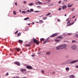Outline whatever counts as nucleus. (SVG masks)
I'll list each match as a JSON object with an SVG mask.
<instances>
[{
	"label": "nucleus",
	"instance_id": "nucleus-32",
	"mask_svg": "<svg viewBox=\"0 0 78 78\" xmlns=\"http://www.w3.org/2000/svg\"><path fill=\"white\" fill-rule=\"evenodd\" d=\"M47 17H44L43 18V20H46L47 19Z\"/></svg>",
	"mask_w": 78,
	"mask_h": 78
},
{
	"label": "nucleus",
	"instance_id": "nucleus-18",
	"mask_svg": "<svg viewBox=\"0 0 78 78\" xmlns=\"http://www.w3.org/2000/svg\"><path fill=\"white\" fill-rule=\"evenodd\" d=\"M44 39H45L44 38H41L40 39V41L41 42H42V41H44Z\"/></svg>",
	"mask_w": 78,
	"mask_h": 78
},
{
	"label": "nucleus",
	"instance_id": "nucleus-26",
	"mask_svg": "<svg viewBox=\"0 0 78 78\" xmlns=\"http://www.w3.org/2000/svg\"><path fill=\"white\" fill-rule=\"evenodd\" d=\"M50 53H51V52H47L46 53V55H49L50 54Z\"/></svg>",
	"mask_w": 78,
	"mask_h": 78
},
{
	"label": "nucleus",
	"instance_id": "nucleus-27",
	"mask_svg": "<svg viewBox=\"0 0 78 78\" xmlns=\"http://www.w3.org/2000/svg\"><path fill=\"white\" fill-rule=\"evenodd\" d=\"M66 70H69V68L67 67L66 68Z\"/></svg>",
	"mask_w": 78,
	"mask_h": 78
},
{
	"label": "nucleus",
	"instance_id": "nucleus-24",
	"mask_svg": "<svg viewBox=\"0 0 78 78\" xmlns=\"http://www.w3.org/2000/svg\"><path fill=\"white\" fill-rule=\"evenodd\" d=\"M28 19H29V17H27L26 18H25L24 19V20H28Z\"/></svg>",
	"mask_w": 78,
	"mask_h": 78
},
{
	"label": "nucleus",
	"instance_id": "nucleus-12",
	"mask_svg": "<svg viewBox=\"0 0 78 78\" xmlns=\"http://www.w3.org/2000/svg\"><path fill=\"white\" fill-rule=\"evenodd\" d=\"M66 7H67V6H66V5H63L62 6V9H66Z\"/></svg>",
	"mask_w": 78,
	"mask_h": 78
},
{
	"label": "nucleus",
	"instance_id": "nucleus-29",
	"mask_svg": "<svg viewBox=\"0 0 78 78\" xmlns=\"http://www.w3.org/2000/svg\"><path fill=\"white\" fill-rule=\"evenodd\" d=\"M41 72L42 73H44V71L43 70H41Z\"/></svg>",
	"mask_w": 78,
	"mask_h": 78
},
{
	"label": "nucleus",
	"instance_id": "nucleus-63",
	"mask_svg": "<svg viewBox=\"0 0 78 78\" xmlns=\"http://www.w3.org/2000/svg\"><path fill=\"white\" fill-rule=\"evenodd\" d=\"M12 78H16V77H13Z\"/></svg>",
	"mask_w": 78,
	"mask_h": 78
},
{
	"label": "nucleus",
	"instance_id": "nucleus-49",
	"mask_svg": "<svg viewBox=\"0 0 78 78\" xmlns=\"http://www.w3.org/2000/svg\"><path fill=\"white\" fill-rule=\"evenodd\" d=\"M76 37H78V35H76Z\"/></svg>",
	"mask_w": 78,
	"mask_h": 78
},
{
	"label": "nucleus",
	"instance_id": "nucleus-33",
	"mask_svg": "<svg viewBox=\"0 0 78 78\" xmlns=\"http://www.w3.org/2000/svg\"><path fill=\"white\" fill-rule=\"evenodd\" d=\"M37 3H38L39 4H42V2H41L40 1H38Z\"/></svg>",
	"mask_w": 78,
	"mask_h": 78
},
{
	"label": "nucleus",
	"instance_id": "nucleus-17",
	"mask_svg": "<svg viewBox=\"0 0 78 78\" xmlns=\"http://www.w3.org/2000/svg\"><path fill=\"white\" fill-rule=\"evenodd\" d=\"M20 48H16V51H18V52H19V51H20Z\"/></svg>",
	"mask_w": 78,
	"mask_h": 78
},
{
	"label": "nucleus",
	"instance_id": "nucleus-8",
	"mask_svg": "<svg viewBox=\"0 0 78 78\" xmlns=\"http://www.w3.org/2000/svg\"><path fill=\"white\" fill-rule=\"evenodd\" d=\"M20 71L23 73L24 72H25L27 71V69H20Z\"/></svg>",
	"mask_w": 78,
	"mask_h": 78
},
{
	"label": "nucleus",
	"instance_id": "nucleus-57",
	"mask_svg": "<svg viewBox=\"0 0 78 78\" xmlns=\"http://www.w3.org/2000/svg\"><path fill=\"white\" fill-rule=\"evenodd\" d=\"M47 4V3H44V5H45V4Z\"/></svg>",
	"mask_w": 78,
	"mask_h": 78
},
{
	"label": "nucleus",
	"instance_id": "nucleus-20",
	"mask_svg": "<svg viewBox=\"0 0 78 78\" xmlns=\"http://www.w3.org/2000/svg\"><path fill=\"white\" fill-rule=\"evenodd\" d=\"M19 42L21 44H22V42H23V41L20 40H19Z\"/></svg>",
	"mask_w": 78,
	"mask_h": 78
},
{
	"label": "nucleus",
	"instance_id": "nucleus-30",
	"mask_svg": "<svg viewBox=\"0 0 78 78\" xmlns=\"http://www.w3.org/2000/svg\"><path fill=\"white\" fill-rule=\"evenodd\" d=\"M13 13V14H14V15H16V11H14Z\"/></svg>",
	"mask_w": 78,
	"mask_h": 78
},
{
	"label": "nucleus",
	"instance_id": "nucleus-52",
	"mask_svg": "<svg viewBox=\"0 0 78 78\" xmlns=\"http://www.w3.org/2000/svg\"><path fill=\"white\" fill-rule=\"evenodd\" d=\"M69 18H68V19H66V21H68V20H69Z\"/></svg>",
	"mask_w": 78,
	"mask_h": 78
},
{
	"label": "nucleus",
	"instance_id": "nucleus-36",
	"mask_svg": "<svg viewBox=\"0 0 78 78\" xmlns=\"http://www.w3.org/2000/svg\"><path fill=\"white\" fill-rule=\"evenodd\" d=\"M50 14H51V13L50 12L48 14H47L46 15V16H49V15H50Z\"/></svg>",
	"mask_w": 78,
	"mask_h": 78
},
{
	"label": "nucleus",
	"instance_id": "nucleus-37",
	"mask_svg": "<svg viewBox=\"0 0 78 78\" xmlns=\"http://www.w3.org/2000/svg\"><path fill=\"white\" fill-rule=\"evenodd\" d=\"M27 12H31V11L30 10H27Z\"/></svg>",
	"mask_w": 78,
	"mask_h": 78
},
{
	"label": "nucleus",
	"instance_id": "nucleus-22",
	"mask_svg": "<svg viewBox=\"0 0 78 78\" xmlns=\"http://www.w3.org/2000/svg\"><path fill=\"white\" fill-rule=\"evenodd\" d=\"M30 46H31V44H27L26 45V47H30Z\"/></svg>",
	"mask_w": 78,
	"mask_h": 78
},
{
	"label": "nucleus",
	"instance_id": "nucleus-7",
	"mask_svg": "<svg viewBox=\"0 0 78 78\" xmlns=\"http://www.w3.org/2000/svg\"><path fill=\"white\" fill-rule=\"evenodd\" d=\"M26 68L27 69H29L30 70H31V69H32V66H27L26 67Z\"/></svg>",
	"mask_w": 78,
	"mask_h": 78
},
{
	"label": "nucleus",
	"instance_id": "nucleus-47",
	"mask_svg": "<svg viewBox=\"0 0 78 78\" xmlns=\"http://www.w3.org/2000/svg\"><path fill=\"white\" fill-rule=\"evenodd\" d=\"M52 74H55V72H54V71H53L52 72Z\"/></svg>",
	"mask_w": 78,
	"mask_h": 78
},
{
	"label": "nucleus",
	"instance_id": "nucleus-14",
	"mask_svg": "<svg viewBox=\"0 0 78 78\" xmlns=\"http://www.w3.org/2000/svg\"><path fill=\"white\" fill-rule=\"evenodd\" d=\"M70 78H73L75 77V76L74 75H71L70 76Z\"/></svg>",
	"mask_w": 78,
	"mask_h": 78
},
{
	"label": "nucleus",
	"instance_id": "nucleus-50",
	"mask_svg": "<svg viewBox=\"0 0 78 78\" xmlns=\"http://www.w3.org/2000/svg\"><path fill=\"white\" fill-rule=\"evenodd\" d=\"M16 78H20V77L19 76H17L16 77Z\"/></svg>",
	"mask_w": 78,
	"mask_h": 78
},
{
	"label": "nucleus",
	"instance_id": "nucleus-10",
	"mask_svg": "<svg viewBox=\"0 0 78 78\" xmlns=\"http://www.w3.org/2000/svg\"><path fill=\"white\" fill-rule=\"evenodd\" d=\"M15 64H16L17 65V66H20V63L19 62H14Z\"/></svg>",
	"mask_w": 78,
	"mask_h": 78
},
{
	"label": "nucleus",
	"instance_id": "nucleus-55",
	"mask_svg": "<svg viewBox=\"0 0 78 78\" xmlns=\"http://www.w3.org/2000/svg\"><path fill=\"white\" fill-rule=\"evenodd\" d=\"M34 23L33 22V23L31 24V25H34Z\"/></svg>",
	"mask_w": 78,
	"mask_h": 78
},
{
	"label": "nucleus",
	"instance_id": "nucleus-41",
	"mask_svg": "<svg viewBox=\"0 0 78 78\" xmlns=\"http://www.w3.org/2000/svg\"><path fill=\"white\" fill-rule=\"evenodd\" d=\"M18 32V30H17V31L15 33V34H17V33Z\"/></svg>",
	"mask_w": 78,
	"mask_h": 78
},
{
	"label": "nucleus",
	"instance_id": "nucleus-51",
	"mask_svg": "<svg viewBox=\"0 0 78 78\" xmlns=\"http://www.w3.org/2000/svg\"><path fill=\"white\" fill-rule=\"evenodd\" d=\"M23 3H25H25H27V2H26V1H24V2H23Z\"/></svg>",
	"mask_w": 78,
	"mask_h": 78
},
{
	"label": "nucleus",
	"instance_id": "nucleus-9",
	"mask_svg": "<svg viewBox=\"0 0 78 78\" xmlns=\"http://www.w3.org/2000/svg\"><path fill=\"white\" fill-rule=\"evenodd\" d=\"M58 35V34L56 33L54 34H53L50 37H55L56 36H57Z\"/></svg>",
	"mask_w": 78,
	"mask_h": 78
},
{
	"label": "nucleus",
	"instance_id": "nucleus-40",
	"mask_svg": "<svg viewBox=\"0 0 78 78\" xmlns=\"http://www.w3.org/2000/svg\"><path fill=\"white\" fill-rule=\"evenodd\" d=\"M9 75V73H7L6 74V76H8Z\"/></svg>",
	"mask_w": 78,
	"mask_h": 78
},
{
	"label": "nucleus",
	"instance_id": "nucleus-28",
	"mask_svg": "<svg viewBox=\"0 0 78 78\" xmlns=\"http://www.w3.org/2000/svg\"><path fill=\"white\" fill-rule=\"evenodd\" d=\"M30 11L31 12H33L34 11V10L33 9H30Z\"/></svg>",
	"mask_w": 78,
	"mask_h": 78
},
{
	"label": "nucleus",
	"instance_id": "nucleus-42",
	"mask_svg": "<svg viewBox=\"0 0 78 78\" xmlns=\"http://www.w3.org/2000/svg\"><path fill=\"white\" fill-rule=\"evenodd\" d=\"M72 42H76V41L75 40L72 41Z\"/></svg>",
	"mask_w": 78,
	"mask_h": 78
},
{
	"label": "nucleus",
	"instance_id": "nucleus-2",
	"mask_svg": "<svg viewBox=\"0 0 78 78\" xmlns=\"http://www.w3.org/2000/svg\"><path fill=\"white\" fill-rule=\"evenodd\" d=\"M33 42H34V43H35V44H36L37 45H39V42L37 41V40L36 39H34L33 40Z\"/></svg>",
	"mask_w": 78,
	"mask_h": 78
},
{
	"label": "nucleus",
	"instance_id": "nucleus-16",
	"mask_svg": "<svg viewBox=\"0 0 78 78\" xmlns=\"http://www.w3.org/2000/svg\"><path fill=\"white\" fill-rule=\"evenodd\" d=\"M33 5H34L33 3H30L29 4V6H33Z\"/></svg>",
	"mask_w": 78,
	"mask_h": 78
},
{
	"label": "nucleus",
	"instance_id": "nucleus-4",
	"mask_svg": "<svg viewBox=\"0 0 78 78\" xmlns=\"http://www.w3.org/2000/svg\"><path fill=\"white\" fill-rule=\"evenodd\" d=\"M60 47H61V49H64V48H65L67 47V45L66 44H62L60 45Z\"/></svg>",
	"mask_w": 78,
	"mask_h": 78
},
{
	"label": "nucleus",
	"instance_id": "nucleus-13",
	"mask_svg": "<svg viewBox=\"0 0 78 78\" xmlns=\"http://www.w3.org/2000/svg\"><path fill=\"white\" fill-rule=\"evenodd\" d=\"M72 5H73V4L70 5V4H69L68 5V8H70V7H71Z\"/></svg>",
	"mask_w": 78,
	"mask_h": 78
},
{
	"label": "nucleus",
	"instance_id": "nucleus-45",
	"mask_svg": "<svg viewBox=\"0 0 78 78\" xmlns=\"http://www.w3.org/2000/svg\"><path fill=\"white\" fill-rule=\"evenodd\" d=\"M75 67L76 68H77V69H78V65H77V66H76Z\"/></svg>",
	"mask_w": 78,
	"mask_h": 78
},
{
	"label": "nucleus",
	"instance_id": "nucleus-25",
	"mask_svg": "<svg viewBox=\"0 0 78 78\" xmlns=\"http://www.w3.org/2000/svg\"><path fill=\"white\" fill-rule=\"evenodd\" d=\"M58 38H60V39H62V37L61 36H59L58 37Z\"/></svg>",
	"mask_w": 78,
	"mask_h": 78
},
{
	"label": "nucleus",
	"instance_id": "nucleus-38",
	"mask_svg": "<svg viewBox=\"0 0 78 78\" xmlns=\"http://www.w3.org/2000/svg\"><path fill=\"white\" fill-rule=\"evenodd\" d=\"M37 8H40L41 7V6H37Z\"/></svg>",
	"mask_w": 78,
	"mask_h": 78
},
{
	"label": "nucleus",
	"instance_id": "nucleus-48",
	"mask_svg": "<svg viewBox=\"0 0 78 78\" xmlns=\"http://www.w3.org/2000/svg\"><path fill=\"white\" fill-rule=\"evenodd\" d=\"M51 6V4H49L48 6Z\"/></svg>",
	"mask_w": 78,
	"mask_h": 78
},
{
	"label": "nucleus",
	"instance_id": "nucleus-15",
	"mask_svg": "<svg viewBox=\"0 0 78 78\" xmlns=\"http://www.w3.org/2000/svg\"><path fill=\"white\" fill-rule=\"evenodd\" d=\"M39 22L41 23H44V21L42 20H39Z\"/></svg>",
	"mask_w": 78,
	"mask_h": 78
},
{
	"label": "nucleus",
	"instance_id": "nucleus-58",
	"mask_svg": "<svg viewBox=\"0 0 78 78\" xmlns=\"http://www.w3.org/2000/svg\"><path fill=\"white\" fill-rule=\"evenodd\" d=\"M51 6H53V4H51Z\"/></svg>",
	"mask_w": 78,
	"mask_h": 78
},
{
	"label": "nucleus",
	"instance_id": "nucleus-53",
	"mask_svg": "<svg viewBox=\"0 0 78 78\" xmlns=\"http://www.w3.org/2000/svg\"><path fill=\"white\" fill-rule=\"evenodd\" d=\"M75 16H74L73 17L72 19H73V18H75Z\"/></svg>",
	"mask_w": 78,
	"mask_h": 78
},
{
	"label": "nucleus",
	"instance_id": "nucleus-23",
	"mask_svg": "<svg viewBox=\"0 0 78 78\" xmlns=\"http://www.w3.org/2000/svg\"><path fill=\"white\" fill-rule=\"evenodd\" d=\"M63 35L64 36H67V35L65 33L63 34Z\"/></svg>",
	"mask_w": 78,
	"mask_h": 78
},
{
	"label": "nucleus",
	"instance_id": "nucleus-34",
	"mask_svg": "<svg viewBox=\"0 0 78 78\" xmlns=\"http://www.w3.org/2000/svg\"><path fill=\"white\" fill-rule=\"evenodd\" d=\"M22 13H23V14H25L26 13V12L25 11H22Z\"/></svg>",
	"mask_w": 78,
	"mask_h": 78
},
{
	"label": "nucleus",
	"instance_id": "nucleus-3",
	"mask_svg": "<svg viewBox=\"0 0 78 78\" xmlns=\"http://www.w3.org/2000/svg\"><path fill=\"white\" fill-rule=\"evenodd\" d=\"M72 49L73 50H75L77 49V46L75 45H73L72 46Z\"/></svg>",
	"mask_w": 78,
	"mask_h": 78
},
{
	"label": "nucleus",
	"instance_id": "nucleus-39",
	"mask_svg": "<svg viewBox=\"0 0 78 78\" xmlns=\"http://www.w3.org/2000/svg\"><path fill=\"white\" fill-rule=\"evenodd\" d=\"M32 57H34V56H35V55H34V54H33V55H32Z\"/></svg>",
	"mask_w": 78,
	"mask_h": 78
},
{
	"label": "nucleus",
	"instance_id": "nucleus-31",
	"mask_svg": "<svg viewBox=\"0 0 78 78\" xmlns=\"http://www.w3.org/2000/svg\"><path fill=\"white\" fill-rule=\"evenodd\" d=\"M71 34H72L68 33L67 34V36H71Z\"/></svg>",
	"mask_w": 78,
	"mask_h": 78
},
{
	"label": "nucleus",
	"instance_id": "nucleus-64",
	"mask_svg": "<svg viewBox=\"0 0 78 78\" xmlns=\"http://www.w3.org/2000/svg\"><path fill=\"white\" fill-rule=\"evenodd\" d=\"M30 24H31L30 23H29V24H28V25H30Z\"/></svg>",
	"mask_w": 78,
	"mask_h": 78
},
{
	"label": "nucleus",
	"instance_id": "nucleus-6",
	"mask_svg": "<svg viewBox=\"0 0 78 78\" xmlns=\"http://www.w3.org/2000/svg\"><path fill=\"white\" fill-rule=\"evenodd\" d=\"M78 62V60H74L71 62L69 63V64H74V63H75V62Z\"/></svg>",
	"mask_w": 78,
	"mask_h": 78
},
{
	"label": "nucleus",
	"instance_id": "nucleus-21",
	"mask_svg": "<svg viewBox=\"0 0 78 78\" xmlns=\"http://www.w3.org/2000/svg\"><path fill=\"white\" fill-rule=\"evenodd\" d=\"M21 34L20 33H18L17 34V37H19Z\"/></svg>",
	"mask_w": 78,
	"mask_h": 78
},
{
	"label": "nucleus",
	"instance_id": "nucleus-11",
	"mask_svg": "<svg viewBox=\"0 0 78 78\" xmlns=\"http://www.w3.org/2000/svg\"><path fill=\"white\" fill-rule=\"evenodd\" d=\"M57 50H61V45L60 46H57L56 47Z\"/></svg>",
	"mask_w": 78,
	"mask_h": 78
},
{
	"label": "nucleus",
	"instance_id": "nucleus-35",
	"mask_svg": "<svg viewBox=\"0 0 78 78\" xmlns=\"http://www.w3.org/2000/svg\"><path fill=\"white\" fill-rule=\"evenodd\" d=\"M46 1H47V2H48L49 3V2H51V0H46Z\"/></svg>",
	"mask_w": 78,
	"mask_h": 78
},
{
	"label": "nucleus",
	"instance_id": "nucleus-19",
	"mask_svg": "<svg viewBox=\"0 0 78 78\" xmlns=\"http://www.w3.org/2000/svg\"><path fill=\"white\" fill-rule=\"evenodd\" d=\"M55 42H58L60 41V40L56 39L55 40Z\"/></svg>",
	"mask_w": 78,
	"mask_h": 78
},
{
	"label": "nucleus",
	"instance_id": "nucleus-56",
	"mask_svg": "<svg viewBox=\"0 0 78 78\" xmlns=\"http://www.w3.org/2000/svg\"><path fill=\"white\" fill-rule=\"evenodd\" d=\"M15 5H17V3L16 2L15 3Z\"/></svg>",
	"mask_w": 78,
	"mask_h": 78
},
{
	"label": "nucleus",
	"instance_id": "nucleus-5",
	"mask_svg": "<svg viewBox=\"0 0 78 78\" xmlns=\"http://www.w3.org/2000/svg\"><path fill=\"white\" fill-rule=\"evenodd\" d=\"M48 42H49V39L48 38L45 41L43 42V44H46V43Z\"/></svg>",
	"mask_w": 78,
	"mask_h": 78
},
{
	"label": "nucleus",
	"instance_id": "nucleus-54",
	"mask_svg": "<svg viewBox=\"0 0 78 78\" xmlns=\"http://www.w3.org/2000/svg\"><path fill=\"white\" fill-rule=\"evenodd\" d=\"M39 12V11H36L35 12Z\"/></svg>",
	"mask_w": 78,
	"mask_h": 78
},
{
	"label": "nucleus",
	"instance_id": "nucleus-62",
	"mask_svg": "<svg viewBox=\"0 0 78 78\" xmlns=\"http://www.w3.org/2000/svg\"><path fill=\"white\" fill-rule=\"evenodd\" d=\"M37 23H39V22H36Z\"/></svg>",
	"mask_w": 78,
	"mask_h": 78
},
{
	"label": "nucleus",
	"instance_id": "nucleus-61",
	"mask_svg": "<svg viewBox=\"0 0 78 78\" xmlns=\"http://www.w3.org/2000/svg\"><path fill=\"white\" fill-rule=\"evenodd\" d=\"M35 5H38V4H37V3H36Z\"/></svg>",
	"mask_w": 78,
	"mask_h": 78
},
{
	"label": "nucleus",
	"instance_id": "nucleus-60",
	"mask_svg": "<svg viewBox=\"0 0 78 78\" xmlns=\"http://www.w3.org/2000/svg\"><path fill=\"white\" fill-rule=\"evenodd\" d=\"M76 19H75V22H76Z\"/></svg>",
	"mask_w": 78,
	"mask_h": 78
},
{
	"label": "nucleus",
	"instance_id": "nucleus-44",
	"mask_svg": "<svg viewBox=\"0 0 78 78\" xmlns=\"http://www.w3.org/2000/svg\"><path fill=\"white\" fill-rule=\"evenodd\" d=\"M60 10H61V8H59L58 11H60Z\"/></svg>",
	"mask_w": 78,
	"mask_h": 78
},
{
	"label": "nucleus",
	"instance_id": "nucleus-1",
	"mask_svg": "<svg viewBox=\"0 0 78 78\" xmlns=\"http://www.w3.org/2000/svg\"><path fill=\"white\" fill-rule=\"evenodd\" d=\"M70 21L69 20L67 22V26H68V27H69V26H71V25H73V23H74L75 22H73V23H70Z\"/></svg>",
	"mask_w": 78,
	"mask_h": 78
},
{
	"label": "nucleus",
	"instance_id": "nucleus-46",
	"mask_svg": "<svg viewBox=\"0 0 78 78\" xmlns=\"http://www.w3.org/2000/svg\"><path fill=\"white\" fill-rule=\"evenodd\" d=\"M61 2H62L61 1H60L58 2V3L59 4H60V3H61Z\"/></svg>",
	"mask_w": 78,
	"mask_h": 78
},
{
	"label": "nucleus",
	"instance_id": "nucleus-43",
	"mask_svg": "<svg viewBox=\"0 0 78 78\" xmlns=\"http://www.w3.org/2000/svg\"><path fill=\"white\" fill-rule=\"evenodd\" d=\"M58 22H60V20L59 19H57Z\"/></svg>",
	"mask_w": 78,
	"mask_h": 78
},
{
	"label": "nucleus",
	"instance_id": "nucleus-59",
	"mask_svg": "<svg viewBox=\"0 0 78 78\" xmlns=\"http://www.w3.org/2000/svg\"><path fill=\"white\" fill-rule=\"evenodd\" d=\"M19 11H20V12H21V11H22L21 10H19Z\"/></svg>",
	"mask_w": 78,
	"mask_h": 78
}]
</instances>
